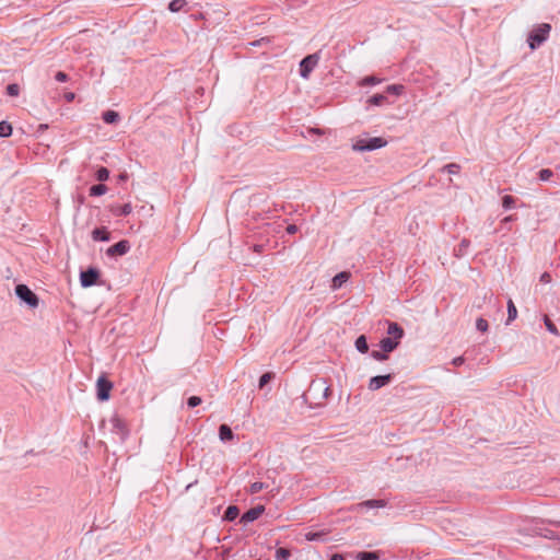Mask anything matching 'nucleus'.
I'll return each instance as SVG.
<instances>
[{
    "label": "nucleus",
    "instance_id": "nucleus-37",
    "mask_svg": "<svg viewBox=\"0 0 560 560\" xmlns=\"http://www.w3.org/2000/svg\"><path fill=\"white\" fill-rule=\"evenodd\" d=\"M5 93L9 96L15 97L20 94V85L16 83H11L7 86Z\"/></svg>",
    "mask_w": 560,
    "mask_h": 560
},
{
    "label": "nucleus",
    "instance_id": "nucleus-11",
    "mask_svg": "<svg viewBox=\"0 0 560 560\" xmlns=\"http://www.w3.org/2000/svg\"><path fill=\"white\" fill-rule=\"evenodd\" d=\"M265 512L264 505H256L249 510H247L243 515L241 516L240 523L246 525L248 523H252L259 518L261 514Z\"/></svg>",
    "mask_w": 560,
    "mask_h": 560
},
{
    "label": "nucleus",
    "instance_id": "nucleus-8",
    "mask_svg": "<svg viewBox=\"0 0 560 560\" xmlns=\"http://www.w3.org/2000/svg\"><path fill=\"white\" fill-rule=\"evenodd\" d=\"M101 271L96 267H89L80 272V283L83 288H90L97 284Z\"/></svg>",
    "mask_w": 560,
    "mask_h": 560
},
{
    "label": "nucleus",
    "instance_id": "nucleus-50",
    "mask_svg": "<svg viewBox=\"0 0 560 560\" xmlns=\"http://www.w3.org/2000/svg\"><path fill=\"white\" fill-rule=\"evenodd\" d=\"M512 220H513V217L509 215V217L503 219V222H511Z\"/></svg>",
    "mask_w": 560,
    "mask_h": 560
},
{
    "label": "nucleus",
    "instance_id": "nucleus-5",
    "mask_svg": "<svg viewBox=\"0 0 560 560\" xmlns=\"http://www.w3.org/2000/svg\"><path fill=\"white\" fill-rule=\"evenodd\" d=\"M14 292L18 299L25 303L30 308H36L38 306L39 298L26 284H16Z\"/></svg>",
    "mask_w": 560,
    "mask_h": 560
},
{
    "label": "nucleus",
    "instance_id": "nucleus-20",
    "mask_svg": "<svg viewBox=\"0 0 560 560\" xmlns=\"http://www.w3.org/2000/svg\"><path fill=\"white\" fill-rule=\"evenodd\" d=\"M102 119L104 122L113 125L119 121L120 115L116 110L108 109L103 113Z\"/></svg>",
    "mask_w": 560,
    "mask_h": 560
},
{
    "label": "nucleus",
    "instance_id": "nucleus-9",
    "mask_svg": "<svg viewBox=\"0 0 560 560\" xmlns=\"http://www.w3.org/2000/svg\"><path fill=\"white\" fill-rule=\"evenodd\" d=\"M394 378V374L376 375L370 378L368 388L372 392L388 385Z\"/></svg>",
    "mask_w": 560,
    "mask_h": 560
},
{
    "label": "nucleus",
    "instance_id": "nucleus-23",
    "mask_svg": "<svg viewBox=\"0 0 560 560\" xmlns=\"http://www.w3.org/2000/svg\"><path fill=\"white\" fill-rule=\"evenodd\" d=\"M354 346H355V349L360 352V353H366L369 351V343H368V339L364 335H360L357 339H355V342H354Z\"/></svg>",
    "mask_w": 560,
    "mask_h": 560
},
{
    "label": "nucleus",
    "instance_id": "nucleus-49",
    "mask_svg": "<svg viewBox=\"0 0 560 560\" xmlns=\"http://www.w3.org/2000/svg\"><path fill=\"white\" fill-rule=\"evenodd\" d=\"M127 178H128V175H127L126 173H122V174H120V175H119V179H120L121 182L127 180Z\"/></svg>",
    "mask_w": 560,
    "mask_h": 560
},
{
    "label": "nucleus",
    "instance_id": "nucleus-47",
    "mask_svg": "<svg viewBox=\"0 0 560 560\" xmlns=\"http://www.w3.org/2000/svg\"><path fill=\"white\" fill-rule=\"evenodd\" d=\"M285 230L288 234H295L299 228L295 224H289Z\"/></svg>",
    "mask_w": 560,
    "mask_h": 560
},
{
    "label": "nucleus",
    "instance_id": "nucleus-4",
    "mask_svg": "<svg viewBox=\"0 0 560 560\" xmlns=\"http://www.w3.org/2000/svg\"><path fill=\"white\" fill-rule=\"evenodd\" d=\"M386 144V139L382 137H364L357 139L352 148L354 151L364 152L384 148Z\"/></svg>",
    "mask_w": 560,
    "mask_h": 560
},
{
    "label": "nucleus",
    "instance_id": "nucleus-48",
    "mask_svg": "<svg viewBox=\"0 0 560 560\" xmlns=\"http://www.w3.org/2000/svg\"><path fill=\"white\" fill-rule=\"evenodd\" d=\"M330 560H343V556L341 553H334Z\"/></svg>",
    "mask_w": 560,
    "mask_h": 560
},
{
    "label": "nucleus",
    "instance_id": "nucleus-27",
    "mask_svg": "<svg viewBox=\"0 0 560 560\" xmlns=\"http://www.w3.org/2000/svg\"><path fill=\"white\" fill-rule=\"evenodd\" d=\"M517 317V310L512 300L508 301V320L506 325H509L512 320Z\"/></svg>",
    "mask_w": 560,
    "mask_h": 560
},
{
    "label": "nucleus",
    "instance_id": "nucleus-16",
    "mask_svg": "<svg viewBox=\"0 0 560 560\" xmlns=\"http://www.w3.org/2000/svg\"><path fill=\"white\" fill-rule=\"evenodd\" d=\"M219 438L222 442H230L234 439V433L228 424L223 423L219 427Z\"/></svg>",
    "mask_w": 560,
    "mask_h": 560
},
{
    "label": "nucleus",
    "instance_id": "nucleus-51",
    "mask_svg": "<svg viewBox=\"0 0 560 560\" xmlns=\"http://www.w3.org/2000/svg\"><path fill=\"white\" fill-rule=\"evenodd\" d=\"M47 128H48V126H47V125H45V124H42V125H39V127H38V129H39V130H45V129H47Z\"/></svg>",
    "mask_w": 560,
    "mask_h": 560
},
{
    "label": "nucleus",
    "instance_id": "nucleus-19",
    "mask_svg": "<svg viewBox=\"0 0 560 560\" xmlns=\"http://www.w3.org/2000/svg\"><path fill=\"white\" fill-rule=\"evenodd\" d=\"M240 515V509L236 505H229L224 511L222 520L225 522H233Z\"/></svg>",
    "mask_w": 560,
    "mask_h": 560
},
{
    "label": "nucleus",
    "instance_id": "nucleus-42",
    "mask_svg": "<svg viewBox=\"0 0 560 560\" xmlns=\"http://www.w3.org/2000/svg\"><path fill=\"white\" fill-rule=\"evenodd\" d=\"M488 327H489V324H488L487 319H485L482 317L477 318V320H476L477 330H479L481 332H486L488 330Z\"/></svg>",
    "mask_w": 560,
    "mask_h": 560
},
{
    "label": "nucleus",
    "instance_id": "nucleus-45",
    "mask_svg": "<svg viewBox=\"0 0 560 560\" xmlns=\"http://www.w3.org/2000/svg\"><path fill=\"white\" fill-rule=\"evenodd\" d=\"M539 281L541 283H549L551 281V275L549 272L545 271L544 273H541Z\"/></svg>",
    "mask_w": 560,
    "mask_h": 560
},
{
    "label": "nucleus",
    "instance_id": "nucleus-26",
    "mask_svg": "<svg viewBox=\"0 0 560 560\" xmlns=\"http://www.w3.org/2000/svg\"><path fill=\"white\" fill-rule=\"evenodd\" d=\"M186 5H187L186 0H172L168 3V10L171 12L176 13V12H179L180 10H183Z\"/></svg>",
    "mask_w": 560,
    "mask_h": 560
},
{
    "label": "nucleus",
    "instance_id": "nucleus-21",
    "mask_svg": "<svg viewBox=\"0 0 560 560\" xmlns=\"http://www.w3.org/2000/svg\"><path fill=\"white\" fill-rule=\"evenodd\" d=\"M469 246L470 241L467 238H463L458 246L454 249V255L458 258L464 257L467 254Z\"/></svg>",
    "mask_w": 560,
    "mask_h": 560
},
{
    "label": "nucleus",
    "instance_id": "nucleus-35",
    "mask_svg": "<svg viewBox=\"0 0 560 560\" xmlns=\"http://www.w3.org/2000/svg\"><path fill=\"white\" fill-rule=\"evenodd\" d=\"M404 85L401 84H390L386 88V93L393 95H400L404 92Z\"/></svg>",
    "mask_w": 560,
    "mask_h": 560
},
{
    "label": "nucleus",
    "instance_id": "nucleus-40",
    "mask_svg": "<svg viewBox=\"0 0 560 560\" xmlns=\"http://www.w3.org/2000/svg\"><path fill=\"white\" fill-rule=\"evenodd\" d=\"M460 170V166L456 163H450L442 167V172H446L448 174H457Z\"/></svg>",
    "mask_w": 560,
    "mask_h": 560
},
{
    "label": "nucleus",
    "instance_id": "nucleus-28",
    "mask_svg": "<svg viewBox=\"0 0 560 560\" xmlns=\"http://www.w3.org/2000/svg\"><path fill=\"white\" fill-rule=\"evenodd\" d=\"M383 81V79L376 77V75H366L364 77L361 81H360V85L361 86H366V85H376L378 83H381Z\"/></svg>",
    "mask_w": 560,
    "mask_h": 560
},
{
    "label": "nucleus",
    "instance_id": "nucleus-30",
    "mask_svg": "<svg viewBox=\"0 0 560 560\" xmlns=\"http://www.w3.org/2000/svg\"><path fill=\"white\" fill-rule=\"evenodd\" d=\"M95 178L100 182V183H103L105 180H107L109 178V170L104 167V166H101L96 172H95Z\"/></svg>",
    "mask_w": 560,
    "mask_h": 560
},
{
    "label": "nucleus",
    "instance_id": "nucleus-14",
    "mask_svg": "<svg viewBox=\"0 0 560 560\" xmlns=\"http://www.w3.org/2000/svg\"><path fill=\"white\" fill-rule=\"evenodd\" d=\"M110 423L113 425V431L116 432L117 434H120L121 438H124L125 435H127L128 431L126 429V424L124 422V420L118 417L117 415H115L112 419H110Z\"/></svg>",
    "mask_w": 560,
    "mask_h": 560
},
{
    "label": "nucleus",
    "instance_id": "nucleus-7",
    "mask_svg": "<svg viewBox=\"0 0 560 560\" xmlns=\"http://www.w3.org/2000/svg\"><path fill=\"white\" fill-rule=\"evenodd\" d=\"M113 382L105 375H101L96 381V397L100 401H106L110 397Z\"/></svg>",
    "mask_w": 560,
    "mask_h": 560
},
{
    "label": "nucleus",
    "instance_id": "nucleus-13",
    "mask_svg": "<svg viewBox=\"0 0 560 560\" xmlns=\"http://www.w3.org/2000/svg\"><path fill=\"white\" fill-rule=\"evenodd\" d=\"M386 501L385 500H382V499H372V500H366V501H363L361 503H358L354 508V510L357 511H360L362 509H374V508H384L386 506Z\"/></svg>",
    "mask_w": 560,
    "mask_h": 560
},
{
    "label": "nucleus",
    "instance_id": "nucleus-32",
    "mask_svg": "<svg viewBox=\"0 0 560 560\" xmlns=\"http://www.w3.org/2000/svg\"><path fill=\"white\" fill-rule=\"evenodd\" d=\"M516 199L511 195H505L502 197V207L505 210H510L515 207Z\"/></svg>",
    "mask_w": 560,
    "mask_h": 560
},
{
    "label": "nucleus",
    "instance_id": "nucleus-53",
    "mask_svg": "<svg viewBox=\"0 0 560 560\" xmlns=\"http://www.w3.org/2000/svg\"><path fill=\"white\" fill-rule=\"evenodd\" d=\"M260 248H261V246H260V245H258V246H256V247H255V250L259 252V250H260Z\"/></svg>",
    "mask_w": 560,
    "mask_h": 560
},
{
    "label": "nucleus",
    "instance_id": "nucleus-3",
    "mask_svg": "<svg viewBox=\"0 0 560 560\" xmlns=\"http://www.w3.org/2000/svg\"><path fill=\"white\" fill-rule=\"evenodd\" d=\"M550 31L551 25L549 23H541L534 27L527 36L528 47L532 50L537 49L548 39Z\"/></svg>",
    "mask_w": 560,
    "mask_h": 560
},
{
    "label": "nucleus",
    "instance_id": "nucleus-52",
    "mask_svg": "<svg viewBox=\"0 0 560 560\" xmlns=\"http://www.w3.org/2000/svg\"><path fill=\"white\" fill-rule=\"evenodd\" d=\"M73 97H74L73 93H70V94L67 95L68 100H72Z\"/></svg>",
    "mask_w": 560,
    "mask_h": 560
},
{
    "label": "nucleus",
    "instance_id": "nucleus-17",
    "mask_svg": "<svg viewBox=\"0 0 560 560\" xmlns=\"http://www.w3.org/2000/svg\"><path fill=\"white\" fill-rule=\"evenodd\" d=\"M350 278V273L347 272V271H341L339 273H337L332 280H331V288L332 289H339L341 288V285L348 281V279Z\"/></svg>",
    "mask_w": 560,
    "mask_h": 560
},
{
    "label": "nucleus",
    "instance_id": "nucleus-39",
    "mask_svg": "<svg viewBox=\"0 0 560 560\" xmlns=\"http://www.w3.org/2000/svg\"><path fill=\"white\" fill-rule=\"evenodd\" d=\"M268 486L265 482L255 481L249 487V493L255 494L261 491L262 489L267 488Z\"/></svg>",
    "mask_w": 560,
    "mask_h": 560
},
{
    "label": "nucleus",
    "instance_id": "nucleus-31",
    "mask_svg": "<svg viewBox=\"0 0 560 560\" xmlns=\"http://www.w3.org/2000/svg\"><path fill=\"white\" fill-rule=\"evenodd\" d=\"M291 557V551L288 548L280 547L275 552L276 560H288Z\"/></svg>",
    "mask_w": 560,
    "mask_h": 560
},
{
    "label": "nucleus",
    "instance_id": "nucleus-24",
    "mask_svg": "<svg viewBox=\"0 0 560 560\" xmlns=\"http://www.w3.org/2000/svg\"><path fill=\"white\" fill-rule=\"evenodd\" d=\"M327 533L324 530L308 532L305 534V539L308 541H325Z\"/></svg>",
    "mask_w": 560,
    "mask_h": 560
},
{
    "label": "nucleus",
    "instance_id": "nucleus-2",
    "mask_svg": "<svg viewBox=\"0 0 560 560\" xmlns=\"http://www.w3.org/2000/svg\"><path fill=\"white\" fill-rule=\"evenodd\" d=\"M387 336L381 339L380 348L388 354L396 350L405 336L404 328L396 322H387Z\"/></svg>",
    "mask_w": 560,
    "mask_h": 560
},
{
    "label": "nucleus",
    "instance_id": "nucleus-43",
    "mask_svg": "<svg viewBox=\"0 0 560 560\" xmlns=\"http://www.w3.org/2000/svg\"><path fill=\"white\" fill-rule=\"evenodd\" d=\"M201 402H202V400L199 396H190L187 399V406L189 408H195V407L199 406Z\"/></svg>",
    "mask_w": 560,
    "mask_h": 560
},
{
    "label": "nucleus",
    "instance_id": "nucleus-22",
    "mask_svg": "<svg viewBox=\"0 0 560 560\" xmlns=\"http://www.w3.org/2000/svg\"><path fill=\"white\" fill-rule=\"evenodd\" d=\"M106 191H107V186L103 183L92 185L89 189L90 196H92V197L103 196L106 194Z\"/></svg>",
    "mask_w": 560,
    "mask_h": 560
},
{
    "label": "nucleus",
    "instance_id": "nucleus-15",
    "mask_svg": "<svg viewBox=\"0 0 560 560\" xmlns=\"http://www.w3.org/2000/svg\"><path fill=\"white\" fill-rule=\"evenodd\" d=\"M131 211H132V207L129 202L125 203L122 206H112L110 207V212L115 217H127L131 213Z\"/></svg>",
    "mask_w": 560,
    "mask_h": 560
},
{
    "label": "nucleus",
    "instance_id": "nucleus-46",
    "mask_svg": "<svg viewBox=\"0 0 560 560\" xmlns=\"http://www.w3.org/2000/svg\"><path fill=\"white\" fill-rule=\"evenodd\" d=\"M465 363V358L463 355L456 357L452 360V364L455 366H459Z\"/></svg>",
    "mask_w": 560,
    "mask_h": 560
},
{
    "label": "nucleus",
    "instance_id": "nucleus-18",
    "mask_svg": "<svg viewBox=\"0 0 560 560\" xmlns=\"http://www.w3.org/2000/svg\"><path fill=\"white\" fill-rule=\"evenodd\" d=\"M366 104L372 106H383L385 104H389L388 97L385 94H374L368 101Z\"/></svg>",
    "mask_w": 560,
    "mask_h": 560
},
{
    "label": "nucleus",
    "instance_id": "nucleus-44",
    "mask_svg": "<svg viewBox=\"0 0 560 560\" xmlns=\"http://www.w3.org/2000/svg\"><path fill=\"white\" fill-rule=\"evenodd\" d=\"M55 79L58 82H66L68 80V74L62 71H58L55 75Z\"/></svg>",
    "mask_w": 560,
    "mask_h": 560
},
{
    "label": "nucleus",
    "instance_id": "nucleus-25",
    "mask_svg": "<svg viewBox=\"0 0 560 560\" xmlns=\"http://www.w3.org/2000/svg\"><path fill=\"white\" fill-rule=\"evenodd\" d=\"M538 535H540L541 537L548 538V539H557V540H559V545H560V532H555L549 528H540Z\"/></svg>",
    "mask_w": 560,
    "mask_h": 560
},
{
    "label": "nucleus",
    "instance_id": "nucleus-55",
    "mask_svg": "<svg viewBox=\"0 0 560 560\" xmlns=\"http://www.w3.org/2000/svg\"><path fill=\"white\" fill-rule=\"evenodd\" d=\"M20 135L23 136L24 131L22 129L19 130Z\"/></svg>",
    "mask_w": 560,
    "mask_h": 560
},
{
    "label": "nucleus",
    "instance_id": "nucleus-34",
    "mask_svg": "<svg viewBox=\"0 0 560 560\" xmlns=\"http://www.w3.org/2000/svg\"><path fill=\"white\" fill-rule=\"evenodd\" d=\"M371 357L374 360L380 361V362L388 360V353L384 352V350H382V349L381 350H373L371 352Z\"/></svg>",
    "mask_w": 560,
    "mask_h": 560
},
{
    "label": "nucleus",
    "instance_id": "nucleus-41",
    "mask_svg": "<svg viewBox=\"0 0 560 560\" xmlns=\"http://www.w3.org/2000/svg\"><path fill=\"white\" fill-rule=\"evenodd\" d=\"M13 128L12 125L5 120H2V138H8L12 136Z\"/></svg>",
    "mask_w": 560,
    "mask_h": 560
},
{
    "label": "nucleus",
    "instance_id": "nucleus-10",
    "mask_svg": "<svg viewBox=\"0 0 560 560\" xmlns=\"http://www.w3.org/2000/svg\"><path fill=\"white\" fill-rule=\"evenodd\" d=\"M130 249V243L127 240H121L107 248L106 255L109 257H117L126 255Z\"/></svg>",
    "mask_w": 560,
    "mask_h": 560
},
{
    "label": "nucleus",
    "instance_id": "nucleus-36",
    "mask_svg": "<svg viewBox=\"0 0 560 560\" xmlns=\"http://www.w3.org/2000/svg\"><path fill=\"white\" fill-rule=\"evenodd\" d=\"M553 175V172L549 168H541L538 172V179L541 182H548Z\"/></svg>",
    "mask_w": 560,
    "mask_h": 560
},
{
    "label": "nucleus",
    "instance_id": "nucleus-6",
    "mask_svg": "<svg viewBox=\"0 0 560 560\" xmlns=\"http://www.w3.org/2000/svg\"><path fill=\"white\" fill-rule=\"evenodd\" d=\"M319 61V55L318 52L311 54L305 56L300 61V75L303 79H308L314 68L317 66Z\"/></svg>",
    "mask_w": 560,
    "mask_h": 560
},
{
    "label": "nucleus",
    "instance_id": "nucleus-12",
    "mask_svg": "<svg viewBox=\"0 0 560 560\" xmlns=\"http://www.w3.org/2000/svg\"><path fill=\"white\" fill-rule=\"evenodd\" d=\"M91 236L95 242H108L110 240V233L106 226L95 228Z\"/></svg>",
    "mask_w": 560,
    "mask_h": 560
},
{
    "label": "nucleus",
    "instance_id": "nucleus-29",
    "mask_svg": "<svg viewBox=\"0 0 560 560\" xmlns=\"http://www.w3.org/2000/svg\"><path fill=\"white\" fill-rule=\"evenodd\" d=\"M359 560H380V556L375 551H361L358 553Z\"/></svg>",
    "mask_w": 560,
    "mask_h": 560
},
{
    "label": "nucleus",
    "instance_id": "nucleus-33",
    "mask_svg": "<svg viewBox=\"0 0 560 560\" xmlns=\"http://www.w3.org/2000/svg\"><path fill=\"white\" fill-rule=\"evenodd\" d=\"M275 377L272 372H266L259 377L258 386L264 388Z\"/></svg>",
    "mask_w": 560,
    "mask_h": 560
},
{
    "label": "nucleus",
    "instance_id": "nucleus-38",
    "mask_svg": "<svg viewBox=\"0 0 560 560\" xmlns=\"http://www.w3.org/2000/svg\"><path fill=\"white\" fill-rule=\"evenodd\" d=\"M544 322H545V326L549 332H551L552 335H556V336L559 335L557 326L552 323V320L548 316H545Z\"/></svg>",
    "mask_w": 560,
    "mask_h": 560
},
{
    "label": "nucleus",
    "instance_id": "nucleus-54",
    "mask_svg": "<svg viewBox=\"0 0 560 560\" xmlns=\"http://www.w3.org/2000/svg\"><path fill=\"white\" fill-rule=\"evenodd\" d=\"M192 485H194V483H189V485H187L186 490L190 489V488L192 487Z\"/></svg>",
    "mask_w": 560,
    "mask_h": 560
},
{
    "label": "nucleus",
    "instance_id": "nucleus-1",
    "mask_svg": "<svg viewBox=\"0 0 560 560\" xmlns=\"http://www.w3.org/2000/svg\"><path fill=\"white\" fill-rule=\"evenodd\" d=\"M330 393V386L325 378L313 380L303 393L302 398L311 408H318L325 405Z\"/></svg>",
    "mask_w": 560,
    "mask_h": 560
}]
</instances>
